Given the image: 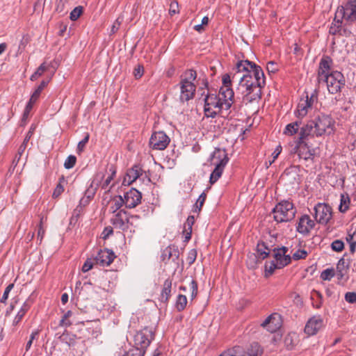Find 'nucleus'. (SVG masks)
<instances>
[{"mask_svg": "<svg viewBox=\"0 0 356 356\" xmlns=\"http://www.w3.org/2000/svg\"><path fill=\"white\" fill-rule=\"evenodd\" d=\"M234 70L236 73L233 76V79L238 74L243 73L239 77L237 92L241 93L243 100L248 102L259 101L261 97V88L266 84L261 67L248 60H243L237 62Z\"/></svg>", "mask_w": 356, "mask_h": 356, "instance_id": "1", "label": "nucleus"}, {"mask_svg": "<svg viewBox=\"0 0 356 356\" xmlns=\"http://www.w3.org/2000/svg\"><path fill=\"white\" fill-rule=\"evenodd\" d=\"M335 121L330 115L318 113L309 120L300 131L311 138L330 136L334 132Z\"/></svg>", "mask_w": 356, "mask_h": 356, "instance_id": "2", "label": "nucleus"}, {"mask_svg": "<svg viewBox=\"0 0 356 356\" xmlns=\"http://www.w3.org/2000/svg\"><path fill=\"white\" fill-rule=\"evenodd\" d=\"M220 92L209 93L204 98V112L207 118H215L218 115L227 117L230 113L234 100L220 95Z\"/></svg>", "mask_w": 356, "mask_h": 356, "instance_id": "3", "label": "nucleus"}, {"mask_svg": "<svg viewBox=\"0 0 356 356\" xmlns=\"http://www.w3.org/2000/svg\"><path fill=\"white\" fill-rule=\"evenodd\" d=\"M197 78V72L193 70H186L181 77L179 84L180 89V101L188 102L193 99L196 90V86L194 81Z\"/></svg>", "mask_w": 356, "mask_h": 356, "instance_id": "4", "label": "nucleus"}, {"mask_svg": "<svg viewBox=\"0 0 356 356\" xmlns=\"http://www.w3.org/2000/svg\"><path fill=\"white\" fill-rule=\"evenodd\" d=\"M312 138L300 130L299 136L296 140V145L291 150V154H297L300 159L305 161L313 160L316 154V148L309 145Z\"/></svg>", "mask_w": 356, "mask_h": 356, "instance_id": "5", "label": "nucleus"}, {"mask_svg": "<svg viewBox=\"0 0 356 356\" xmlns=\"http://www.w3.org/2000/svg\"><path fill=\"white\" fill-rule=\"evenodd\" d=\"M211 164L215 165V168L211 172L209 178L211 184H215L221 177L225 166L227 165L229 158L224 149L216 148L211 155Z\"/></svg>", "mask_w": 356, "mask_h": 356, "instance_id": "6", "label": "nucleus"}, {"mask_svg": "<svg viewBox=\"0 0 356 356\" xmlns=\"http://www.w3.org/2000/svg\"><path fill=\"white\" fill-rule=\"evenodd\" d=\"M273 213L277 222H289L294 218L296 209L292 202L284 200L276 204L273 209Z\"/></svg>", "mask_w": 356, "mask_h": 356, "instance_id": "7", "label": "nucleus"}, {"mask_svg": "<svg viewBox=\"0 0 356 356\" xmlns=\"http://www.w3.org/2000/svg\"><path fill=\"white\" fill-rule=\"evenodd\" d=\"M138 219V216H130L125 210L121 209L113 215L111 222L115 228L125 231L130 226L134 225L136 221Z\"/></svg>", "mask_w": 356, "mask_h": 356, "instance_id": "8", "label": "nucleus"}, {"mask_svg": "<svg viewBox=\"0 0 356 356\" xmlns=\"http://www.w3.org/2000/svg\"><path fill=\"white\" fill-rule=\"evenodd\" d=\"M321 82L326 83L327 90L330 94L340 92L341 88L345 86V78L343 74L339 71H332Z\"/></svg>", "mask_w": 356, "mask_h": 356, "instance_id": "9", "label": "nucleus"}, {"mask_svg": "<svg viewBox=\"0 0 356 356\" xmlns=\"http://www.w3.org/2000/svg\"><path fill=\"white\" fill-rule=\"evenodd\" d=\"M336 18L345 19L353 23L356 21V0H349L344 5L337 8L335 13Z\"/></svg>", "mask_w": 356, "mask_h": 356, "instance_id": "10", "label": "nucleus"}, {"mask_svg": "<svg viewBox=\"0 0 356 356\" xmlns=\"http://www.w3.org/2000/svg\"><path fill=\"white\" fill-rule=\"evenodd\" d=\"M60 312L62 316L59 321L58 322L55 321L51 323V327L56 331L54 342L56 344L67 343V312L62 308H60Z\"/></svg>", "mask_w": 356, "mask_h": 356, "instance_id": "11", "label": "nucleus"}, {"mask_svg": "<svg viewBox=\"0 0 356 356\" xmlns=\"http://www.w3.org/2000/svg\"><path fill=\"white\" fill-rule=\"evenodd\" d=\"M153 339L154 332L150 328L145 327L142 330L137 332L134 337V349L143 350L145 352Z\"/></svg>", "mask_w": 356, "mask_h": 356, "instance_id": "12", "label": "nucleus"}, {"mask_svg": "<svg viewBox=\"0 0 356 356\" xmlns=\"http://www.w3.org/2000/svg\"><path fill=\"white\" fill-rule=\"evenodd\" d=\"M317 100L318 97L315 93H312L311 96L307 95L305 98H301L294 111L295 116L299 119L304 118Z\"/></svg>", "mask_w": 356, "mask_h": 356, "instance_id": "13", "label": "nucleus"}, {"mask_svg": "<svg viewBox=\"0 0 356 356\" xmlns=\"http://www.w3.org/2000/svg\"><path fill=\"white\" fill-rule=\"evenodd\" d=\"M314 218L319 224L325 225L332 218V208L327 204L318 203L314 208Z\"/></svg>", "mask_w": 356, "mask_h": 356, "instance_id": "14", "label": "nucleus"}, {"mask_svg": "<svg viewBox=\"0 0 356 356\" xmlns=\"http://www.w3.org/2000/svg\"><path fill=\"white\" fill-rule=\"evenodd\" d=\"M170 141V138L164 131H155L150 137L149 146L153 149L163 150L168 147Z\"/></svg>", "mask_w": 356, "mask_h": 356, "instance_id": "15", "label": "nucleus"}, {"mask_svg": "<svg viewBox=\"0 0 356 356\" xmlns=\"http://www.w3.org/2000/svg\"><path fill=\"white\" fill-rule=\"evenodd\" d=\"M289 248L284 246L273 250L271 254L274 258L273 261L277 264L279 268H282L291 263V257L289 254H287Z\"/></svg>", "mask_w": 356, "mask_h": 356, "instance_id": "16", "label": "nucleus"}, {"mask_svg": "<svg viewBox=\"0 0 356 356\" xmlns=\"http://www.w3.org/2000/svg\"><path fill=\"white\" fill-rule=\"evenodd\" d=\"M324 325L323 318L320 315L314 316L307 322L305 327V332L309 336L314 335L317 334Z\"/></svg>", "mask_w": 356, "mask_h": 356, "instance_id": "17", "label": "nucleus"}, {"mask_svg": "<svg viewBox=\"0 0 356 356\" xmlns=\"http://www.w3.org/2000/svg\"><path fill=\"white\" fill-rule=\"evenodd\" d=\"M333 64L332 59L328 56H323L320 60L318 69V81L321 82L324 78L331 74V67Z\"/></svg>", "mask_w": 356, "mask_h": 356, "instance_id": "18", "label": "nucleus"}, {"mask_svg": "<svg viewBox=\"0 0 356 356\" xmlns=\"http://www.w3.org/2000/svg\"><path fill=\"white\" fill-rule=\"evenodd\" d=\"M315 222L308 215H302L298 220L296 230L300 234L307 236L314 227Z\"/></svg>", "mask_w": 356, "mask_h": 356, "instance_id": "19", "label": "nucleus"}, {"mask_svg": "<svg viewBox=\"0 0 356 356\" xmlns=\"http://www.w3.org/2000/svg\"><path fill=\"white\" fill-rule=\"evenodd\" d=\"M123 199L126 207L132 209L140 203L142 195L138 190L131 188L125 193Z\"/></svg>", "mask_w": 356, "mask_h": 356, "instance_id": "20", "label": "nucleus"}, {"mask_svg": "<svg viewBox=\"0 0 356 356\" xmlns=\"http://www.w3.org/2000/svg\"><path fill=\"white\" fill-rule=\"evenodd\" d=\"M115 258V255L112 250L108 249H103L98 251L97 254L95 257L94 260L95 261L96 264H99L100 266H107L113 261Z\"/></svg>", "mask_w": 356, "mask_h": 356, "instance_id": "21", "label": "nucleus"}, {"mask_svg": "<svg viewBox=\"0 0 356 356\" xmlns=\"http://www.w3.org/2000/svg\"><path fill=\"white\" fill-rule=\"evenodd\" d=\"M261 325L266 328L268 332L273 333L281 326L280 316L277 314H273L268 316Z\"/></svg>", "mask_w": 356, "mask_h": 356, "instance_id": "22", "label": "nucleus"}, {"mask_svg": "<svg viewBox=\"0 0 356 356\" xmlns=\"http://www.w3.org/2000/svg\"><path fill=\"white\" fill-rule=\"evenodd\" d=\"M68 356H82L85 350V344L80 338L70 339L68 342Z\"/></svg>", "mask_w": 356, "mask_h": 356, "instance_id": "23", "label": "nucleus"}, {"mask_svg": "<svg viewBox=\"0 0 356 356\" xmlns=\"http://www.w3.org/2000/svg\"><path fill=\"white\" fill-rule=\"evenodd\" d=\"M141 176H143V169L139 165H135L127 170L123 179V184L130 185Z\"/></svg>", "mask_w": 356, "mask_h": 356, "instance_id": "24", "label": "nucleus"}, {"mask_svg": "<svg viewBox=\"0 0 356 356\" xmlns=\"http://www.w3.org/2000/svg\"><path fill=\"white\" fill-rule=\"evenodd\" d=\"M222 85L219 90V92H220V95H224V97L227 95V97L230 99L234 97V92L232 88V79L230 76L228 74H225L223 75L222 79Z\"/></svg>", "mask_w": 356, "mask_h": 356, "instance_id": "25", "label": "nucleus"}, {"mask_svg": "<svg viewBox=\"0 0 356 356\" xmlns=\"http://www.w3.org/2000/svg\"><path fill=\"white\" fill-rule=\"evenodd\" d=\"M195 222V218L189 216L185 223L184 224L183 235L184 236V241L188 242L191 238L192 227Z\"/></svg>", "mask_w": 356, "mask_h": 356, "instance_id": "26", "label": "nucleus"}, {"mask_svg": "<svg viewBox=\"0 0 356 356\" xmlns=\"http://www.w3.org/2000/svg\"><path fill=\"white\" fill-rule=\"evenodd\" d=\"M32 304L33 301L30 298L27 299L24 302L20 310L18 312L14 318L13 325H17L22 320L26 313L30 309Z\"/></svg>", "mask_w": 356, "mask_h": 356, "instance_id": "27", "label": "nucleus"}, {"mask_svg": "<svg viewBox=\"0 0 356 356\" xmlns=\"http://www.w3.org/2000/svg\"><path fill=\"white\" fill-rule=\"evenodd\" d=\"M48 82H49L48 81H45V80H42L40 82V85L37 87V88L34 90V92L31 95V98H30L29 101L27 102L26 105L31 106V107L33 108L34 104L37 102V100L40 97L42 91L48 84Z\"/></svg>", "mask_w": 356, "mask_h": 356, "instance_id": "28", "label": "nucleus"}, {"mask_svg": "<svg viewBox=\"0 0 356 356\" xmlns=\"http://www.w3.org/2000/svg\"><path fill=\"white\" fill-rule=\"evenodd\" d=\"M270 249L263 241L259 242L257 245V257L264 260L271 254Z\"/></svg>", "mask_w": 356, "mask_h": 356, "instance_id": "29", "label": "nucleus"}, {"mask_svg": "<svg viewBox=\"0 0 356 356\" xmlns=\"http://www.w3.org/2000/svg\"><path fill=\"white\" fill-rule=\"evenodd\" d=\"M172 280L166 279L163 283V289L161 294V300L168 302L171 296Z\"/></svg>", "mask_w": 356, "mask_h": 356, "instance_id": "30", "label": "nucleus"}, {"mask_svg": "<svg viewBox=\"0 0 356 356\" xmlns=\"http://www.w3.org/2000/svg\"><path fill=\"white\" fill-rule=\"evenodd\" d=\"M124 204V201L121 195L114 196L110 201V210L115 213Z\"/></svg>", "mask_w": 356, "mask_h": 356, "instance_id": "31", "label": "nucleus"}, {"mask_svg": "<svg viewBox=\"0 0 356 356\" xmlns=\"http://www.w3.org/2000/svg\"><path fill=\"white\" fill-rule=\"evenodd\" d=\"M35 129H36V125H35L33 124H31V126L29 128V131L27 132V134L24 139L23 143L21 144V145L19 146V147L18 149V154H19V156H22V154L24 153V152L25 151L26 146H27V143L29 141V140L31 139V138L32 137V136L33 135V134L35 131Z\"/></svg>", "mask_w": 356, "mask_h": 356, "instance_id": "32", "label": "nucleus"}, {"mask_svg": "<svg viewBox=\"0 0 356 356\" xmlns=\"http://www.w3.org/2000/svg\"><path fill=\"white\" fill-rule=\"evenodd\" d=\"M263 353V348L257 342H252L246 351L247 356H261Z\"/></svg>", "mask_w": 356, "mask_h": 356, "instance_id": "33", "label": "nucleus"}, {"mask_svg": "<svg viewBox=\"0 0 356 356\" xmlns=\"http://www.w3.org/2000/svg\"><path fill=\"white\" fill-rule=\"evenodd\" d=\"M301 122L296 121L288 124L283 131V134L286 136H292L298 132L300 125Z\"/></svg>", "mask_w": 356, "mask_h": 356, "instance_id": "34", "label": "nucleus"}, {"mask_svg": "<svg viewBox=\"0 0 356 356\" xmlns=\"http://www.w3.org/2000/svg\"><path fill=\"white\" fill-rule=\"evenodd\" d=\"M178 257H179L178 250L177 249L172 248L170 246L165 248L161 254V257L163 261L169 260L171 258H172V259L175 260V259H177Z\"/></svg>", "mask_w": 356, "mask_h": 356, "instance_id": "35", "label": "nucleus"}, {"mask_svg": "<svg viewBox=\"0 0 356 356\" xmlns=\"http://www.w3.org/2000/svg\"><path fill=\"white\" fill-rule=\"evenodd\" d=\"M50 64H47L46 62L42 63L36 71L31 76L30 79L33 81L37 80L45 72L49 70Z\"/></svg>", "mask_w": 356, "mask_h": 356, "instance_id": "36", "label": "nucleus"}, {"mask_svg": "<svg viewBox=\"0 0 356 356\" xmlns=\"http://www.w3.org/2000/svg\"><path fill=\"white\" fill-rule=\"evenodd\" d=\"M111 174L108 175V177L105 179L104 181H103L101 188L102 189L104 190L105 191H109L113 186H110V184L111 181L113 179L114 176L115 175V170L113 169V167L110 168Z\"/></svg>", "mask_w": 356, "mask_h": 356, "instance_id": "37", "label": "nucleus"}, {"mask_svg": "<svg viewBox=\"0 0 356 356\" xmlns=\"http://www.w3.org/2000/svg\"><path fill=\"white\" fill-rule=\"evenodd\" d=\"M312 299L314 300L312 302L313 307L319 309L323 303V296L321 293L316 290H313L311 294Z\"/></svg>", "mask_w": 356, "mask_h": 356, "instance_id": "38", "label": "nucleus"}, {"mask_svg": "<svg viewBox=\"0 0 356 356\" xmlns=\"http://www.w3.org/2000/svg\"><path fill=\"white\" fill-rule=\"evenodd\" d=\"M187 298L184 295L179 294L177 296L175 302V307L177 311L181 312L185 309L187 305Z\"/></svg>", "mask_w": 356, "mask_h": 356, "instance_id": "39", "label": "nucleus"}, {"mask_svg": "<svg viewBox=\"0 0 356 356\" xmlns=\"http://www.w3.org/2000/svg\"><path fill=\"white\" fill-rule=\"evenodd\" d=\"M64 181H65V176L62 175L59 178V181L57 184V185L53 192V194H52L53 198H54V199L58 198L64 192L65 188H64V186L62 184L63 182H64Z\"/></svg>", "mask_w": 356, "mask_h": 356, "instance_id": "40", "label": "nucleus"}, {"mask_svg": "<svg viewBox=\"0 0 356 356\" xmlns=\"http://www.w3.org/2000/svg\"><path fill=\"white\" fill-rule=\"evenodd\" d=\"M350 202V197L348 194H341L339 210L342 213H345L349 208Z\"/></svg>", "mask_w": 356, "mask_h": 356, "instance_id": "41", "label": "nucleus"}, {"mask_svg": "<svg viewBox=\"0 0 356 356\" xmlns=\"http://www.w3.org/2000/svg\"><path fill=\"white\" fill-rule=\"evenodd\" d=\"M104 178V173L103 172H97L91 181L90 185H92L93 187L97 189L99 186H101Z\"/></svg>", "mask_w": 356, "mask_h": 356, "instance_id": "42", "label": "nucleus"}, {"mask_svg": "<svg viewBox=\"0 0 356 356\" xmlns=\"http://www.w3.org/2000/svg\"><path fill=\"white\" fill-rule=\"evenodd\" d=\"M341 24L342 19H341L340 18H336L335 17L332 24V26L330 29V33L332 35H336L337 33H338L341 30Z\"/></svg>", "mask_w": 356, "mask_h": 356, "instance_id": "43", "label": "nucleus"}, {"mask_svg": "<svg viewBox=\"0 0 356 356\" xmlns=\"http://www.w3.org/2000/svg\"><path fill=\"white\" fill-rule=\"evenodd\" d=\"M97 188L92 186V185H90L88 187V188L85 191V196L87 200H84V198L81 200L80 204H81L83 202H84L86 204H87L90 199H92L95 194L96 193Z\"/></svg>", "mask_w": 356, "mask_h": 356, "instance_id": "44", "label": "nucleus"}, {"mask_svg": "<svg viewBox=\"0 0 356 356\" xmlns=\"http://www.w3.org/2000/svg\"><path fill=\"white\" fill-rule=\"evenodd\" d=\"M82 211H83V207L80 204L79 206L76 207V208L74 210V211L72 213V217H71L70 221V225H75L77 222L79 218L80 217Z\"/></svg>", "mask_w": 356, "mask_h": 356, "instance_id": "45", "label": "nucleus"}, {"mask_svg": "<svg viewBox=\"0 0 356 356\" xmlns=\"http://www.w3.org/2000/svg\"><path fill=\"white\" fill-rule=\"evenodd\" d=\"M207 198V193L203 192L199 196L193 209L194 212H200Z\"/></svg>", "mask_w": 356, "mask_h": 356, "instance_id": "46", "label": "nucleus"}, {"mask_svg": "<svg viewBox=\"0 0 356 356\" xmlns=\"http://www.w3.org/2000/svg\"><path fill=\"white\" fill-rule=\"evenodd\" d=\"M83 7L81 6H76L70 13V19L72 21H76L83 14Z\"/></svg>", "mask_w": 356, "mask_h": 356, "instance_id": "47", "label": "nucleus"}, {"mask_svg": "<svg viewBox=\"0 0 356 356\" xmlns=\"http://www.w3.org/2000/svg\"><path fill=\"white\" fill-rule=\"evenodd\" d=\"M307 252L305 250L299 249L296 250L292 255L291 259L296 261L305 259L307 256Z\"/></svg>", "mask_w": 356, "mask_h": 356, "instance_id": "48", "label": "nucleus"}, {"mask_svg": "<svg viewBox=\"0 0 356 356\" xmlns=\"http://www.w3.org/2000/svg\"><path fill=\"white\" fill-rule=\"evenodd\" d=\"M331 248L335 252H341L344 248V243L341 240H334L331 243Z\"/></svg>", "mask_w": 356, "mask_h": 356, "instance_id": "49", "label": "nucleus"}, {"mask_svg": "<svg viewBox=\"0 0 356 356\" xmlns=\"http://www.w3.org/2000/svg\"><path fill=\"white\" fill-rule=\"evenodd\" d=\"M32 108H33L31 107V106L26 105V107L22 115V118L21 119L20 126H24L26 124L27 119Z\"/></svg>", "mask_w": 356, "mask_h": 356, "instance_id": "50", "label": "nucleus"}, {"mask_svg": "<svg viewBox=\"0 0 356 356\" xmlns=\"http://www.w3.org/2000/svg\"><path fill=\"white\" fill-rule=\"evenodd\" d=\"M298 176V175L296 172H293L292 170L287 169L284 171V174L282 175V179H291L293 178L298 184V181H296V177Z\"/></svg>", "mask_w": 356, "mask_h": 356, "instance_id": "51", "label": "nucleus"}, {"mask_svg": "<svg viewBox=\"0 0 356 356\" xmlns=\"http://www.w3.org/2000/svg\"><path fill=\"white\" fill-rule=\"evenodd\" d=\"M334 274L333 270L327 268L321 273V278L323 280H330L334 277Z\"/></svg>", "mask_w": 356, "mask_h": 356, "instance_id": "52", "label": "nucleus"}, {"mask_svg": "<svg viewBox=\"0 0 356 356\" xmlns=\"http://www.w3.org/2000/svg\"><path fill=\"white\" fill-rule=\"evenodd\" d=\"M190 289L191 290V298L193 300L197 295V283L195 280H192L190 283Z\"/></svg>", "mask_w": 356, "mask_h": 356, "instance_id": "53", "label": "nucleus"}, {"mask_svg": "<svg viewBox=\"0 0 356 356\" xmlns=\"http://www.w3.org/2000/svg\"><path fill=\"white\" fill-rule=\"evenodd\" d=\"M13 287H14V284H13V283H12V284H8V285L6 286V289H5L4 292H3V296H2V297H1V300H0V302H1V303H6V300H8V298L9 293H10V291L13 289Z\"/></svg>", "mask_w": 356, "mask_h": 356, "instance_id": "54", "label": "nucleus"}, {"mask_svg": "<svg viewBox=\"0 0 356 356\" xmlns=\"http://www.w3.org/2000/svg\"><path fill=\"white\" fill-rule=\"evenodd\" d=\"M42 220H43V218H41L40 224L38 227V234H37L38 240H40V243L42 242L43 237L44 236V234H45V229H44V227L42 226Z\"/></svg>", "mask_w": 356, "mask_h": 356, "instance_id": "55", "label": "nucleus"}, {"mask_svg": "<svg viewBox=\"0 0 356 356\" xmlns=\"http://www.w3.org/2000/svg\"><path fill=\"white\" fill-rule=\"evenodd\" d=\"M196 257H197V251H196V250H195V249L191 250L188 252V256H187V258H186V261H187L188 264L189 265L193 264L195 262V261L196 259Z\"/></svg>", "mask_w": 356, "mask_h": 356, "instance_id": "56", "label": "nucleus"}, {"mask_svg": "<svg viewBox=\"0 0 356 356\" xmlns=\"http://www.w3.org/2000/svg\"><path fill=\"white\" fill-rule=\"evenodd\" d=\"M266 70L268 73H275L278 70V65L274 61H269L266 65Z\"/></svg>", "mask_w": 356, "mask_h": 356, "instance_id": "57", "label": "nucleus"}, {"mask_svg": "<svg viewBox=\"0 0 356 356\" xmlns=\"http://www.w3.org/2000/svg\"><path fill=\"white\" fill-rule=\"evenodd\" d=\"M345 300L348 303H355L356 302V292H347L345 294Z\"/></svg>", "mask_w": 356, "mask_h": 356, "instance_id": "58", "label": "nucleus"}, {"mask_svg": "<svg viewBox=\"0 0 356 356\" xmlns=\"http://www.w3.org/2000/svg\"><path fill=\"white\" fill-rule=\"evenodd\" d=\"M265 268L266 271L268 272L270 274H273L276 268H279L278 266H277V264L273 260L270 261L269 264L266 263L265 265Z\"/></svg>", "mask_w": 356, "mask_h": 356, "instance_id": "59", "label": "nucleus"}, {"mask_svg": "<svg viewBox=\"0 0 356 356\" xmlns=\"http://www.w3.org/2000/svg\"><path fill=\"white\" fill-rule=\"evenodd\" d=\"M282 147L280 145H277L276 148L275 149L274 152L272 153V161H270V165H271L273 163L275 162V161L277 159L278 156L282 152Z\"/></svg>", "mask_w": 356, "mask_h": 356, "instance_id": "60", "label": "nucleus"}, {"mask_svg": "<svg viewBox=\"0 0 356 356\" xmlns=\"http://www.w3.org/2000/svg\"><path fill=\"white\" fill-rule=\"evenodd\" d=\"M66 1L67 0H56V12L61 13L64 11Z\"/></svg>", "mask_w": 356, "mask_h": 356, "instance_id": "61", "label": "nucleus"}, {"mask_svg": "<svg viewBox=\"0 0 356 356\" xmlns=\"http://www.w3.org/2000/svg\"><path fill=\"white\" fill-rule=\"evenodd\" d=\"M145 353V350L134 348L130 350L125 356H144Z\"/></svg>", "mask_w": 356, "mask_h": 356, "instance_id": "62", "label": "nucleus"}, {"mask_svg": "<svg viewBox=\"0 0 356 356\" xmlns=\"http://www.w3.org/2000/svg\"><path fill=\"white\" fill-rule=\"evenodd\" d=\"M143 72H144L143 67L139 65L134 68V75L135 78L138 79H140L143 75Z\"/></svg>", "mask_w": 356, "mask_h": 356, "instance_id": "63", "label": "nucleus"}, {"mask_svg": "<svg viewBox=\"0 0 356 356\" xmlns=\"http://www.w3.org/2000/svg\"><path fill=\"white\" fill-rule=\"evenodd\" d=\"M93 266V262L90 259H88L82 266V270L83 272H88Z\"/></svg>", "mask_w": 356, "mask_h": 356, "instance_id": "64", "label": "nucleus"}]
</instances>
